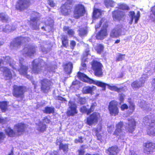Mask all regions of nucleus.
<instances>
[{"mask_svg":"<svg viewBox=\"0 0 155 155\" xmlns=\"http://www.w3.org/2000/svg\"><path fill=\"white\" fill-rule=\"evenodd\" d=\"M125 95L123 94H121L119 95V100L121 102L123 101Z\"/></svg>","mask_w":155,"mask_h":155,"instance_id":"nucleus-64","label":"nucleus"},{"mask_svg":"<svg viewBox=\"0 0 155 155\" xmlns=\"http://www.w3.org/2000/svg\"><path fill=\"white\" fill-rule=\"evenodd\" d=\"M98 114H99L97 113V122L98 121L99 122V124H98V127L97 126V132H98V130H99V131H100L101 130L102 128V123L101 122L102 119L100 118H98Z\"/></svg>","mask_w":155,"mask_h":155,"instance_id":"nucleus-47","label":"nucleus"},{"mask_svg":"<svg viewBox=\"0 0 155 155\" xmlns=\"http://www.w3.org/2000/svg\"><path fill=\"white\" fill-rule=\"evenodd\" d=\"M154 124H152V126H149L147 130V134L150 136H155V127H154Z\"/></svg>","mask_w":155,"mask_h":155,"instance_id":"nucleus-33","label":"nucleus"},{"mask_svg":"<svg viewBox=\"0 0 155 155\" xmlns=\"http://www.w3.org/2000/svg\"><path fill=\"white\" fill-rule=\"evenodd\" d=\"M97 9L94 8V9L93 14V21L94 20L97 18Z\"/></svg>","mask_w":155,"mask_h":155,"instance_id":"nucleus-54","label":"nucleus"},{"mask_svg":"<svg viewBox=\"0 0 155 155\" xmlns=\"http://www.w3.org/2000/svg\"><path fill=\"white\" fill-rule=\"evenodd\" d=\"M92 88L90 87H86L83 89V92L84 94L91 93L92 92Z\"/></svg>","mask_w":155,"mask_h":155,"instance_id":"nucleus-45","label":"nucleus"},{"mask_svg":"<svg viewBox=\"0 0 155 155\" xmlns=\"http://www.w3.org/2000/svg\"><path fill=\"white\" fill-rule=\"evenodd\" d=\"M72 4V2L70 0H69L67 1V2L61 6L60 8V11L63 15H67L68 14L70 9L71 8V6L69 5Z\"/></svg>","mask_w":155,"mask_h":155,"instance_id":"nucleus-17","label":"nucleus"},{"mask_svg":"<svg viewBox=\"0 0 155 155\" xmlns=\"http://www.w3.org/2000/svg\"><path fill=\"white\" fill-rule=\"evenodd\" d=\"M147 76L145 74H143L139 81H134L131 84V86L134 89L138 88L143 85L145 81L147 80Z\"/></svg>","mask_w":155,"mask_h":155,"instance_id":"nucleus-12","label":"nucleus"},{"mask_svg":"<svg viewBox=\"0 0 155 155\" xmlns=\"http://www.w3.org/2000/svg\"><path fill=\"white\" fill-rule=\"evenodd\" d=\"M129 15L131 19H135V23H137V21L140 17V13L139 11L137 12L136 15H135V13L134 12L130 11L129 12Z\"/></svg>","mask_w":155,"mask_h":155,"instance_id":"nucleus-27","label":"nucleus"},{"mask_svg":"<svg viewBox=\"0 0 155 155\" xmlns=\"http://www.w3.org/2000/svg\"><path fill=\"white\" fill-rule=\"evenodd\" d=\"M56 99L62 103H65L67 102V100L64 98L60 96L57 97Z\"/></svg>","mask_w":155,"mask_h":155,"instance_id":"nucleus-56","label":"nucleus"},{"mask_svg":"<svg viewBox=\"0 0 155 155\" xmlns=\"http://www.w3.org/2000/svg\"><path fill=\"white\" fill-rule=\"evenodd\" d=\"M48 4L51 7H54L55 5V3L54 2L53 0H48Z\"/></svg>","mask_w":155,"mask_h":155,"instance_id":"nucleus-58","label":"nucleus"},{"mask_svg":"<svg viewBox=\"0 0 155 155\" xmlns=\"http://www.w3.org/2000/svg\"><path fill=\"white\" fill-rule=\"evenodd\" d=\"M39 13L34 12L31 14V17L30 19V25L31 27L35 30H38L39 29V24L38 22V17Z\"/></svg>","mask_w":155,"mask_h":155,"instance_id":"nucleus-5","label":"nucleus"},{"mask_svg":"<svg viewBox=\"0 0 155 155\" xmlns=\"http://www.w3.org/2000/svg\"><path fill=\"white\" fill-rule=\"evenodd\" d=\"M30 5L29 0H18L16 5L15 8L19 11H22L27 9Z\"/></svg>","mask_w":155,"mask_h":155,"instance_id":"nucleus-9","label":"nucleus"},{"mask_svg":"<svg viewBox=\"0 0 155 155\" xmlns=\"http://www.w3.org/2000/svg\"><path fill=\"white\" fill-rule=\"evenodd\" d=\"M140 107L144 108L145 110L149 111L151 110L150 107L151 105L150 104H145V101L141 102L140 103Z\"/></svg>","mask_w":155,"mask_h":155,"instance_id":"nucleus-40","label":"nucleus"},{"mask_svg":"<svg viewBox=\"0 0 155 155\" xmlns=\"http://www.w3.org/2000/svg\"><path fill=\"white\" fill-rule=\"evenodd\" d=\"M104 3L105 5L107 8L110 6L113 7L115 4V3L112 0H104Z\"/></svg>","mask_w":155,"mask_h":155,"instance_id":"nucleus-38","label":"nucleus"},{"mask_svg":"<svg viewBox=\"0 0 155 155\" xmlns=\"http://www.w3.org/2000/svg\"><path fill=\"white\" fill-rule=\"evenodd\" d=\"M99 25L100 27H101V28L97 34V39H103L107 35V28L108 26V23L107 19L102 18L100 20Z\"/></svg>","mask_w":155,"mask_h":155,"instance_id":"nucleus-3","label":"nucleus"},{"mask_svg":"<svg viewBox=\"0 0 155 155\" xmlns=\"http://www.w3.org/2000/svg\"><path fill=\"white\" fill-rule=\"evenodd\" d=\"M61 141L59 142L58 140L56 141V144L57 145H59V148L60 149L63 150L64 152H67L68 150V146L67 144H63L61 143Z\"/></svg>","mask_w":155,"mask_h":155,"instance_id":"nucleus-32","label":"nucleus"},{"mask_svg":"<svg viewBox=\"0 0 155 155\" xmlns=\"http://www.w3.org/2000/svg\"><path fill=\"white\" fill-rule=\"evenodd\" d=\"M14 129L18 133H22L25 131V125L22 123H18L14 125Z\"/></svg>","mask_w":155,"mask_h":155,"instance_id":"nucleus-25","label":"nucleus"},{"mask_svg":"<svg viewBox=\"0 0 155 155\" xmlns=\"http://www.w3.org/2000/svg\"><path fill=\"white\" fill-rule=\"evenodd\" d=\"M117 105V102L115 101H112L110 102L108 108L111 115L116 116L118 113L119 110Z\"/></svg>","mask_w":155,"mask_h":155,"instance_id":"nucleus-13","label":"nucleus"},{"mask_svg":"<svg viewBox=\"0 0 155 155\" xmlns=\"http://www.w3.org/2000/svg\"><path fill=\"white\" fill-rule=\"evenodd\" d=\"M77 76L80 79L83 81L88 83L90 84L93 83L97 84V82H95L93 80L90 79L86 75L83 73L78 72V74Z\"/></svg>","mask_w":155,"mask_h":155,"instance_id":"nucleus-22","label":"nucleus"},{"mask_svg":"<svg viewBox=\"0 0 155 155\" xmlns=\"http://www.w3.org/2000/svg\"><path fill=\"white\" fill-rule=\"evenodd\" d=\"M118 9L115 10L112 12V16L115 20L118 21L124 20L125 18V13L120 10H129V7L124 4L119 3L118 4Z\"/></svg>","mask_w":155,"mask_h":155,"instance_id":"nucleus-1","label":"nucleus"},{"mask_svg":"<svg viewBox=\"0 0 155 155\" xmlns=\"http://www.w3.org/2000/svg\"><path fill=\"white\" fill-rule=\"evenodd\" d=\"M85 12L84 6L81 4L78 5L76 6L74 11V18L78 19L80 17L83 16Z\"/></svg>","mask_w":155,"mask_h":155,"instance_id":"nucleus-8","label":"nucleus"},{"mask_svg":"<svg viewBox=\"0 0 155 155\" xmlns=\"http://www.w3.org/2000/svg\"><path fill=\"white\" fill-rule=\"evenodd\" d=\"M129 102L130 104V105L129 106V109L131 110V111H130V112L131 114L133 111L134 110L135 106L134 104L131 101H130L129 100Z\"/></svg>","mask_w":155,"mask_h":155,"instance_id":"nucleus-50","label":"nucleus"},{"mask_svg":"<svg viewBox=\"0 0 155 155\" xmlns=\"http://www.w3.org/2000/svg\"><path fill=\"white\" fill-rule=\"evenodd\" d=\"M24 61V59L22 58H19V63L20 66V68L18 70L20 74L25 77L26 78L31 80V77L27 74V71L28 69V66H26L23 65Z\"/></svg>","mask_w":155,"mask_h":155,"instance_id":"nucleus-6","label":"nucleus"},{"mask_svg":"<svg viewBox=\"0 0 155 155\" xmlns=\"http://www.w3.org/2000/svg\"><path fill=\"white\" fill-rule=\"evenodd\" d=\"M123 126V123L120 122L116 125V129L114 135H116L119 139L124 140L125 137V132L122 129Z\"/></svg>","mask_w":155,"mask_h":155,"instance_id":"nucleus-7","label":"nucleus"},{"mask_svg":"<svg viewBox=\"0 0 155 155\" xmlns=\"http://www.w3.org/2000/svg\"><path fill=\"white\" fill-rule=\"evenodd\" d=\"M43 64H45L44 62L43 61V60H39V59H36L34 60L32 62V72L33 73L35 74H38L39 73L41 70H43V68L45 69L47 71H48L49 72L54 71V70L52 69H50V68H48L47 69H46V65H45V66L41 67L42 68L41 69L40 67L39 66L40 65H41Z\"/></svg>","mask_w":155,"mask_h":155,"instance_id":"nucleus-2","label":"nucleus"},{"mask_svg":"<svg viewBox=\"0 0 155 155\" xmlns=\"http://www.w3.org/2000/svg\"><path fill=\"white\" fill-rule=\"evenodd\" d=\"M97 77H101L102 76L103 72L102 68L103 66L100 63L97 62Z\"/></svg>","mask_w":155,"mask_h":155,"instance_id":"nucleus-36","label":"nucleus"},{"mask_svg":"<svg viewBox=\"0 0 155 155\" xmlns=\"http://www.w3.org/2000/svg\"><path fill=\"white\" fill-rule=\"evenodd\" d=\"M79 103L81 104H84L86 102V100L85 98H81L79 101Z\"/></svg>","mask_w":155,"mask_h":155,"instance_id":"nucleus-60","label":"nucleus"},{"mask_svg":"<svg viewBox=\"0 0 155 155\" xmlns=\"http://www.w3.org/2000/svg\"><path fill=\"white\" fill-rule=\"evenodd\" d=\"M5 137V135L2 132H0V143L2 142Z\"/></svg>","mask_w":155,"mask_h":155,"instance_id":"nucleus-57","label":"nucleus"},{"mask_svg":"<svg viewBox=\"0 0 155 155\" xmlns=\"http://www.w3.org/2000/svg\"><path fill=\"white\" fill-rule=\"evenodd\" d=\"M61 39L62 40V45L64 47H67L68 45V40L67 37L64 35L62 36Z\"/></svg>","mask_w":155,"mask_h":155,"instance_id":"nucleus-42","label":"nucleus"},{"mask_svg":"<svg viewBox=\"0 0 155 155\" xmlns=\"http://www.w3.org/2000/svg\"><path fill=\"white\" fill-rule=\"evenodd\" d=\"M144 152L147 154H151L155 149V143L151 142L147 143L144 144Z\"/></svg>","mask_w":155,"mask_h":155,"instance_id":"nucleus-18","label":"nucleus"},{"mask_svg":"<svg viewBox=\"0 0 155 155\" xmlns=\"http://www.w3.org/2000/svg\"><path fill=\"white\" fill-rule=\"evenodd\" d=\"M92 69L94 71V74L97 76V61H94L91 64Z\"/></svg>","mask_w":155,"mask_h":155,"instance_id":"nucleus-44","label":"nucleus"},{"mask_svg":"<svg viewBox=\"0 0 155 155\" xmlns=\"http://www.w3.org/2000/svg\"><path fill=\"white\" fill-rule=\"evenodd\" d=\"M97 120V114L94 113L87 118V122L88 124L91 125L93 124Z\"/></svg>","mask_w":155,"mask_h":155,"instance_id":"nucleus-26","label":"nucleus"},{"mask_svg":"<svg viewBox=\"0 0 155 155\" xmlns=\"http://www.w3.org/2000/svg\"><path fill=\"white\" fill-rule=\"evenodd\" d=\"M150 17L152 21H155V5L151 8Z\"/></svg>","mask_w":155,"mask_h":155,"instance_id":"nucleus-43","label":"nucleus"},{"mask_svg":"<svg viewBox=\"0 0 155 155\" xmlns=\"http://www.w3.org/2000/svg\"><path fill=\"white\" fill-rule=\"evenodd\" d=\"M122 25H119L116 26L111 31L110 36L112 38H117L118 37L122 32Z\"/></svg>","mask_w":155,"mask_h":155,"instance_id":"nucleus-15","label":"nucleus"},{"mask_svg":"<svg viewBox=\"0 0 155 155\" xmlns=\"http://www.w3.org/2000/svg\"><path fill=\"white\" fill-rule=\"evenodd\" d=\"M64 70L66 73L68 74H70L72 71L73 68V64L70 62L66 64L64 67Z\"/></svg>","mask_w":155,"mask_h":155,"instance_id":"nucleus-30","label":"nucleus"},{"mask_svg":"<svg viewBox=\"0 0 155 155\" xmlns=\"http://www.w3.org/2000/svg\"><path fill=\"white\" fill-rule=\"evenodd\" d=\"M54 108L53 107H47L45 108L43 111L44 112L47 114L52 113L54 112Z\"/></svg>","mask_w":155,"mask_h":155,"instance_id":"nucleus-41","label":"nucleus"},{"mask_svg":"<svg viewBox=\"0 0 155 155\" xmlns=\"http://www.w3.org/2000/svg\"><path fill=\"white\" fill-rule=\"evenodd\" d=\"M50 121L49 119H48L47 117H45L43 119V121H42L43 123H49Z\"/></svg>","mask_w":155,"mask_h":155,"instance_id":"nucleus-61","label":"nucleus"},{"mask_svg":"<svg viewBox=\"0 0 155 155\" xmlns=\"http://www.w3.org/2000/svg\"><path fill=\"white\" fill-rule=\"evenodd\" d=\"M96 105V103H94L92 104L90 109H88L86 106H84L81 107L80 110L81 112L83 113H86L87 114L89 115L94 111Z\"/></svg>","mask_w":155,"mask_h":155,"instance_id":"nucleus-23","label":"nucleus"},{"mask_svg":"<svg viewBox=\"0 0 155 155\" xmlns=\"http://www.w3.org/2000/svg\"><path fill=\"white\" fill-rule=\"evenodd\" d=\"M63 30L65 33H67L68 35L71 37L73 36L74 34V31L72 29H70L68 26H64L63 28Z\"/></svg>","mask_w":155,"mask_h":155,"instance_id":"nucleus-34","label":"nucleus"},{"mask_svg":"<svg viewBox=\"0 0 155 155\" xmlns=\"http://www.w3.org/2000/svg\"><path fill=\"white\" fill-rule=\"evenodd\" d=\"M41 89L44 93H47L50 90L51 85V81L47 79L41 81Z\"/></svg>","mask_w":155,"mask_h":155,"instance_id":"nucleus-16","label":"nucleus"},{"mask_svg":"<svg viewBox=\"0 0 155 155\" xmlns=\"http://www.w3.org/2000/svg\"><path fill=\"white\" fill-rule=\"evenodd\" d=\"M5 132L6 134L9 137H14L15 135V132L10 127H8L5 129Z\"/></svg>","mask_w":155,"mask_h":155,"instance_id":"nucleus-35","label":"nucleus"},{"mask_svg":"<svg viewBox=\"0 0 155 155\" xmlns=\"http://www.w3.org/2000/svg\"><path fill=\"white\" fill-rule=\"evenodd\" d=\"M68 108L67 111V114L68 116H74L78 113L77 106L73 101H70L68 104Z\"/></svg>","mask_w":155,"mask_h":155,"instance_id":"nucleus-11","label":"nucleus"},{"mask_svg":"<svg viewBox=\"0 0 155 155\" xmlns=\"http://www.w3.org/2000/svg\"><path fill=\"white\" fill-rule=\"evenodd\" d=\"M35 48L31 45L25 46L22 51L23 55L25 56H31L35 53Z\"/></svg>","mask_w":155,"mask_h":155,"instance_id":"nucleus-10","label":"nucleus"},{"mask_svg":"<svg viewBox=\"0 0 155 155\" xmlns=\"http://www.w3.org/2000/svg\"><path fill=\"white\" fill-rule=\"evenodd\" d=\"M82 137H79L78 139H76L74 140V142L76 143H82L83 140H82Z\"/></svg>","mask_w":155,"mask_h":155,"instance_id":"nucleus-62","label":"nucleus"},{"mask_svg":"<svg viewBox=\"0 0 155 155\" xmlns=\"http://www.w3.org/2000/svg\"><path fill=\"white\" fill-rule=\"evenodd\" d=\"M103 46L101 44H99L97 46V53L101 54L103 51Z\"/></svg>","mask_w":155,"mask_h":155,"instance_id":"nucleus-51","label":"nucleus"},{"mask_svg":"<svg viewBox=\"0 0 155 155\" xmlns=\"http://www.w3.org/2000/svg\"><path fill=\"white\" fill-rule=\"evenodd\" d=\"M53 20L50 18H49L45 22V27L42 26L41 28L44 30L49 31L52 29L54 24Z\"/></svg>","mask_w":155,"mask_h":155,"instance_id":"nucleus-24","label":"nucleus"},{"mask_svg":"<svg viewBox=\"0 0 155 155\" xmlns=\"http://www.w3.org/2000/svg\"><path fill=\"white\" fill-rule=\"evenodd\" d=\"M118 152L117 147L113 146L108 149L107 153L109 155H117Z\"/></svg>","mask_w":155,"mask_h":155,"instance_id":"nucleus-29","label":"nucleus"},{"mask_svg":"<svg viewBox=\"0 0 155 155\" xmlns=\"http://www.w3.org/2000/svg\"><path fill=\"white\" fill-rule=\"evenodd\" d=\"M97 17H101L104 15V11H102L101 9H97Z\"/></svg>","mask_w":155,"mask_h":155,"instance_id":"nucleus-53","label":"nucleus"},{"mask_svg":"<svg viewBox=\"0 0 155 155\" xmlns=\"http://www.w3.org/2000/svg\"><path fill=\"white\" fill-rule=\"evenodd\" d=\"M143 122L146 126H150L154 124L155 123V115L153 114L151 115H148L144 117Z\"/></svg>","mask_w":155,"mask_h":155,"instance_id":"nucleus-20","label":"nucleus"},{"mask_svg":"<svg viewBox=\"0 0 155 155\" xmlns=\"http://www.w3.org/2000/svg\"><path fill=\"white\" fill-rule=\"evenodd\" d=\"M13 88V95L17 97L22 96L25 89V87L23 86H18L17 85L14 86Z\"/></svg>","mask_w":155,"mask_h":155,"instance_id":"nucleus-14","label":"nucleus"},{"mask_svg":"<svg viewBox=\"0 0 155 155\" xmlns=\"http://www.w3.org/2000/svg\"><path fill=\"white\" fill-rule=\"evenodd\" d=\"M46 45H45L44 46H42L41 45L40 46V50L43 52L44 53L46 54L47 53L48 51L49 50L48 48H46Z\"/></svg>","mask_w":155,"mask_h":155,"instance_id":"nucleus-49","label":"nucleus"},{"mask_svg":"<svg viewBox=\"0 0 155 155\" xmlns=\"http://www.w3.org/2000/svg\"><path fill=\"white\" fill-rule=\"evenodd\" d=\"M37 130L41 132H43L47 128L46 125L42 121H40L38 124H36Z\"/></svg>","mask_w":155,"mask_h":155,"instance_id":"nucleus-28","label":"nucleus"},{"mask_svg":"<svg viewBox=\"0 0 155 155\" xmlns=\"http://www.w3.org/2000/svg\"><path fill=\"white\" fill-rule=\"evenodd\" d=\"M76 42L74 41H72L71 42L70 46L72 49H73L76 45Z\"/></svg>","mask_w":155,"mask_h":155,"instance_id":"nucleus-63","label":"nucleus"},{"mask_svg":"<svg viewBox=\"0 0 155 155\" xmlns=\"http://www.w3.org/2000/svg\"><path fill=\"white\" fill-rule=\"evenodd\" d=\"M151 66H149L147 67H146L145 68L144 70V71L145 73V74H145L147 76V78H148V75L147 74H146V73H149V71H150L151 70ZM149 76V75H148Z\"/></svg>","mask_w":155,"mask_h":155,"instance_id":"nucleus-55","label":"nucleus"},{"mask_svg":"<svg viewBox=\"0 0 155 155\" xmlns=\"http://www.w3.org/2000/svg\"><path fill=\"white\" fill-rule=\"evenodd\" d=\"M125 54H119L117 58L116 61H121L124 59L125 58Z\"/></svg>","mask_w":155,"mask_h":155,"instance_id":"nucleus-48","label":"nucleus"},{"mask_svg":"<svg viewBox=\"0 0 155 155\" xmlns=\"http://www.w3.org/2000/svg\"><path fill=\"white\" fill-rule=\"evenodd\" d=\"M3 74L6 77L8 78V79H10L12 78V74L9 69L7 67L3 68Z\"/></svg>","mask_w":155,"mask_h":155,"instance_id":"nucleus-31","label":"nucleus"},{"mask_svg":"<svg viewBox=\"0 0 155 155\" xmlns=\"http://www.w3.org/2000/svg\"><path fill=\"white\" fill-rule=\"evenodd\" d=\"M30 40V38L28 37H17L14 39L11 42L10 47L12 49H17L20 47L22 44L27 43Z\"/></svg>","mask_w":155,"mask_h":155,"instance_id":"nucleus-4","label":"nucleus"},{"mask_svg":"<svg viewBox=\"0 0 155 155\" xmlns=\"http://www.w3.org/2000/svg\"><path fill=\"white\" fill-rule=\"evenodd\" d=\"M8 20V17L7 14L4 13H0V20L3 22H7Z\"/></svg>","mask_w":155,"mask_h":155,"instance_id":"nucleus-37","label":"nucleus"},{"mask_svg":"<svg viewBox=\"0 0 155 155\" xmlns=\"http://www.w3.org/2000/svg\"><path fill=\"white\" fill-rule=\"evenodd\" d=\"M128 123L126 126V129L128 131L132 133L134 130L136 126V122L134 119L131 117L127 118Z\"/></svg>","mask_w":155,"mask_h":155,"instance_id":"nucleus-21","label":"nucleus"},{"mask_svg":"<svg viewBox=\"0 0 155 155\" xmlns=\"http://www.w3.org/2000/svg\"><path fill=\"white\" fill-rule=\"evenodd\" d=\"M0 108L2 112H5L7 108V102L2 101L0 102Z\"/></svg>","mask_w":155,"mask_h":155,"instance_id":"nucleus-39","label":"nucleus"},{"mask_svg":"<svg viewBox=\"0 0 155 155\" xmlns=\"http://www.w3.org/2000/svg\"><path fill=\"white\" fill-rule=\"evenodd\" d=\"M9 121L7 118H3L2 117H0V123L2 124H5Z\"/></svg>","mask_w":155,"mask_h":155,"instance_id":"nucleus-52","label":"nucleus"},{"mask_svg":"<svg viewBox=\"0 0 155 155\" xmlns=\"http://www.w3.org/2000/svg\"><path fill=\"white\" fill-rule=\"evenodd\" d=\"M114 126L113 125H110L108 126L107 127V130L110 133L112 131L114 130Z\"/></svg>","mask_w":155,"mask_h":155,"instance_id":"nucleus-59","label":"nucleus"},{"mask_svg":"<svg viewBox=\"0 0 155 155\" xmlns=\"http://www.w3.org/2000/svg\"><path fill=\"white\" fill-rule=\"evenodd\" d=\"M106 85L108 86V88L112 90L119 92L121 90L122 88H118L115 86H110L109 84H105L102 82L97 81V86L101 87L102 88L103 90H104L105 89Z\"/></svg>","mask_w":155,"mask_h":155,"instance_id":"nucleus-19","label":"nucleus"},{"mask_svg":"<svg viewBox=\"0 0 155 155\" xmlns=\"http://www.w3.org/2000/svg\"><path fill=\"white\" fill-rule=\"evenodd\" d=\"M87 33V31L84 28H81L79 30V34L81 36L84 35Z\"/></svg>","mask_w":155,"mask_h":155,"instance_id":"nucleus-46","label":"nucleus"}]
</instances>
